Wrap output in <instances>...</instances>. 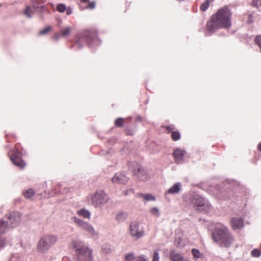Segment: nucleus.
Returning <instances> with one entry per match:
<instances>
[{
	"label": "nucleus",
	"instance_id": "obj_1",
	"mask_svg": "<svg viewBox=\"0 0 261 261\" xmlns=\"http://www.w3.org/2000/svg\"><path fill=\"white\" fill-rule=\"evenodd\" d=\"M230 12L227 8L220 9L212 16L211 19L207 22V30L210 32L214 33L218 29L230 27Z\"/></svg>",
	"mask_w": 261,
	"mask_h": 261
},
{
	"label": "nucleus",
	"instance_id": "obj_2",
	"mask_svg": "<svg viewBox=\"0 0 261 261\" xmlns=\"http://www.w3.org/2000/svg\"><path fill=\"white\" fill-rule=\"evenodd\" d=\"M213 238L222 247L228 248L233 242L231 234L228 228L223 225L216 228L213 232Z\"/></svg>",
	"mask_w": 261,
	"mask_h": 261
},
{
	"label": "nucleus",
	"instance_id": "obj_3",
	"mask_svg": "<svg viewBox=\"0 0 261 261\" xmlns=\"http://www.w3.org/2000/svg\"><path fill=\"white\" fill-rule=\"evenodd\" d=\"M72 246L75 250L77 261H93V251L84 242L80 240H74L72 242Z\"/></svg>",
	"mask_w": 261,
	"mask_h": 261
},
{
	"label": "nucleus",
	"instance_id": "obj_4",
	"mask_svg": "<svg viewBox=\"0 0 261 261\" xmlns=\"http://www.w3.org/2000/svg\"><path fill=\"white\" fill-rule=\"evenodd\" d=\"M58 241L56 235L46 234L40 238L37 243V250L42 254L46 253Z\"/></svg>",
	"mask_w": 261,
	"mask_h": 261
},
{
	"label": "nucleus",
	"instance_id": "obj_5",
	"mask_svg": "<svg viewBox=\"0 0 261 261\" xmlns=\"http://www.w3.org/2000/svg\"><path fill=\"white\" fill-rule=\"evenodd\" d=\"M192 205L199 211L207 212L211 208V205L202 197L200 195H194L191 199Z\"/></svg>",
	"mask_w": 261,
	"mask_h": 261
},
{
	"label": "nucleus",
	"instance_id": "obj_6",
	"mask_svg": "<svg viewBox=\"0 0 261 261\" xmlns=\"http://www.w3.org/2000/svg\"><path fill=\"white\" fill-rule=\"evenodd\" d=\"M109 200L108 195L103 191H100L95 193L91 197V204L95 207L103 206Z\"/></svg>",
	"mask_w": 261,
	"mask_h": 261
},
{
	"label": "nucleus",
	"instance_id": "obj_7",
	"mask_svg": "<svg viewBox=\"0 0 261 261\" xmlns=\"http://www.w3.org/2000/svg\"><path fill=\"white\" fill-rule=\"evenodd\" d=\"M74 222L80 228L84 230L85 231L89 233L92 236H96L97 235V232L95 231L92 225L87 222L77 218L76 217L72 218Z\"/></svg>",
	"mask_w": 261,
	"mask_h": 261
},
{
	"label": "nucleus",
	"instance_id": "obj_8",
	"mask_svg": "<svg viewBox=\"0 0 261 261\" xmlns=\"http://www.w3.org/2000/svg\"><path fill=\"white\" fill-rule=\"evenodd\" d=\"M129 232L132 237L139 239L144 234L143 228L140 226L138 222H132L129 224Z\"/></svg>",
	"mask_w": 261,
	"mask_h": 261
},
{
	"label": "nucleus",
	"instance_id": "obj_9",
	"mask_svg": "<svg viewBox=\"0 0 261 261\" xmlns=\"http://www.w3.org/2000/svg\"><path fill=\"white\" fill-rule=\"evenodd\" d=\"M9 227H15L18 225L20 222V215L17 212H12L8 217H5V220Z\"/></svg>",
	"mask_w": 261,
	"mask_h": 261
},
{
	"label": "nucleus",
	"instance_id": "obj_10",
	"mask_svg": "<svg viewBox=\"0 0 261 261\" xmlns=\"http://www.w3.org/2000/svg\"><path fill=\"white\" fill-rule=\"evenodd\" d=\"M169 259L171 261H189L182 253L177 252L174 250L170 251Z\"/></svg>",
	"mask_w": 261,
	"mask_h": 261
},
{
	"label": "nucleus",
	"instance_id": "obj_11",
	"mask_svg": "<svg viewBox=\"0 0 261 261\" xmlns=\"http://www.w3.org/2000/svg\"><path fill=\"white\" fill-rule=\"evenodd\" d=\"M128 180V178L122 173H117L112 178V180L114 183L125 184Z\"/></svg>",
	"mask_w": 261,
	"mask_h": 261
},
{
	"label": "nucleus",
	"instance_id": "obj_12",
	"mask_svg": "<svg viewBox=\"0 0 261 261\" xmlns=\"http://www.w3.org/2000/svg\"><path fill=\"white\" fill-rule=\"evenodd\" d=\"M182 185L180 182H176L170 188L165 192V196L166 197L168 194H178L181 191Z\"/></svg>",
	"mask_w": 261,
	"mask_h": 261
},
{
	"label": "nucleus",
	"instance_id": "obj_13",
	"mask_svg": "<svg viewBox=\"0 0 261 261\" xmlns=\"http://www.w3.org/2000/svg\"><path fill=\"white\" fill-rule=\"evenodd\" d=\"M230 223L232 229L234 230L242 228L243 226V220L240 218H232Z\"/></svg>",
	"mask_w": 261,
	"mask_h": 261
},
{
	"label": "nucleus",
	"instance_id": "obj_14",
	"mask_svg": "<svg viewBox=\"0 0 261 261\" xmlns=\"http://www.w3.org/2000/svg\"><path fill=\"white\" fill-rule=\"evenodd\" d=\"M133 172L135 174H137L138 178L141 180L145 181L148 180L149 178L146 171L140 166L138 167L137 172L135 171H133Z\"/></svg>",
	"mask_w": 261,
	"mask_h": 261
},
{
	"label": "nucleus",
	"instance_id": "obj_15",
	"mask_svg": "<svg viewBox=\"0 0 261 261\" xmlns=\"http://www.w3.org/2000/svg\"><path fill=\"white\" fill-rule=\"evenodd\" d=\"M10 159L14 164L20 168H23L25 166V163L18 155L14 153L11 155Z\"/></svg>",
	"mask_w": 261,
	"mask_h": 261
},
{
	"label": "nucleus",
	"instance_id": "obj_16",
	"mask_svg": "<svg viewBox=\"0 0 261 261\" xmlns=\"http://www.w3.org/2000/svg\"><path fill=\"white\" fill-rule=\"evenodd\" d=\"M185 151L181 150L179 148H177L174 151L173 155L175 160V162L177 164L182 163V159L185 155Z\"/></svg>",
	"mask_w": 261,
	"mask_h": 261
},
{
	"label": "nucleus",
	"instance_id": "obj_17",
	"mask_svg": "<svg viewBox=\"0 0 261 261\" xmlns=\"http://www.w3.org/2000/svg\"><path fill=\"white\" fill-rule=\"evenodd\" d=\"M125 261H147V259L143 256H135L133 253H129L125 256Z\"/></svg>",
	"mask_w": 261,
	"mask_h": 261
},
{
	"label": "nucleus",
	"instance_id": "obj_18",
	"mask_svg": "<svg viewBox=\"0 0 261 261\" xmlns=\"http://www.w3.org/2000/svg\"><path fill=\"white\" fill-rule=\"evenodd\" d=\"M137 194L139 197L142 198L145 201H155L156 199L155 197L150 194L138 193Z\"/></svg>",
	"mask_w": 261,
	"mask_h": 261
},
{
	"label": "nucleus",
	"instance_id": "obj_19",
	"mask_svg": "<svg viewBox=\"0 0 261 261\" xmlns=\"http://www.w3.org/2000/svg\"><path fill=\"white\" fill-rule=\"evenodd\" d=\"M37 9H34L33 7L28 6H26L25 10L23 11V14L28 18H31L33 16L35 12Z\"/></svg>",
	"mask_w": 261,
	"mask_h": 261
},
{
	"label": "nucleus",
	"instance_id": "obj_20",
	"mask_svg": "<svg viewBox=\"0 0 261 261\" xmlns=\"http://www.w3.org/2000/svg\"><path fill=\"white\" fill-rule=\"evenodd\" d=\"M10 228L4 219H0V236L5 233L6 230Z\"/></svg>",
	"mask_w": 261,
	"mask_h": 261
},
{
	"label": "nucleus",
	"instance_id": "obj_21",
	"mask_svg": "<svg viewBox=\"0 0 261 261\" xmlns=\"http://www.w3.org/2000/svg\"><path fill=\"white\" fill-rule=\"evenodd\" d=\"M77 214L81 217L89 219L91 217L90 212L86 209L83 208L77 211Z\"/></svg>",
	"mask_w": 261,
	"mask_h": 261
},
{
	"label": "nucleus",
	"instance_id": "obj_22",
	"mask_svg": "<svg viewBox=\"0 0 261 261\" xmlns=\"http://www.w3.org/2000/svg\"><path fill=\"white\" fill-rule=\"evenodd\" d=\"M174 244L176 247L181 248L186 245V241L180 237H176Z\"/></svg>",
	"mask_w": 261,
	"mask_h": 261
},
{
	"label": "nucleus",
	"instance_id": "obj_23",
	"mask_svg": "<svg viewBox=\"0 0 261 261\" xmlns=\"http://www.w3.org/2000/svg\"><path fill=\"white\" fill-rule=\"evenodd\" d=\"M43 1L42 0H32V7L34 9H43L44 6L41 5Z\"/></svg>",
	"mask_w": 261,
	"mask_h": 261
},
{
	"label": "nucleus",
	"instance_id": "obj_24",
	"mask_svg": "<svg viewBox=\"0 0 261 261\" xmlns=\"http://www.w3.org/2000/svg\"><path fill=\"white\" fill-rule=\"evenodd\" d=\"M127 218L126 214L124 212H119L117 214L115 219L119 222H123Z\"/></svg>",
	"mask_w": 261,
	"mask_h": 261
},
{
	"label": "nucleus",
	"instance_id": "obj_25",
	"mask_svg": "<svg viewBox=\"0 0 261 261\" xmlns=\"http://www.w3.org/2000/svg\"><path fill=\"white\" fill-rule=\"evenodd\" d=\"M34 194L35 192L32 189L24 190L23 191L24 196L28 199L32 198V197L34 196Z\"/></svg>",
	"mask_w": 261,
	"mask_h": 261
},
{
	"label": "nucleus",
	"instance_id": "obj_26",
	"mask_svg": "<svg viewBox=\"0 0 261 261\" xmlns=\"http://www.w3.org/2000/svg\"><path fill=\"white\" fill-rule=\"evenodd\" d=\"M191 253L195 259L201 258L203 256V254L196 249H193Z\"/></svg>",
	"mask_w": 261,
	"mask_h": 261
},
{
	"label": "nucleus",
	"instance_id": "obj_27",
	"mask_svg": "<svg viewBox=\"0 0 261 261\" xmlns=\"http://www.w3.org/2000/svg\"><path fill=\"white\" fill-rule=\"evenodd\" d=\"M150 212L151 214V215L156 217H159L160 215L159 210L156 207H152L150 210Z\"/></svg>",
	"mask_w": 261,
	"mask_h": 261
},
{
	"label": "nucleus",
	"instance_id": "obj_28",
	"mask_svg": "<svg viewBox=\"0 0 261 261\" xmlns=\"http://www.w3.org/2000/svg\"><path fill=\"white\" fill-rule=\"evenodd\" d=\"M251 5L258 8L259 10H261V0H253Z\"/></svg>",
	"mask_w": 261,
	"mask_h": 261
},
{
	"label": "nucleus",
	"instance_id": "obj_29",
	"mask_svg": "<svg viewBox=\"0 0 261 261\" xmlns=\"http://www.w3.org/2000/svg\"><path fill=\"white\" fill-rule=\"evenodd\" d=\"M71 28L70 27H67L63 29H62L61 31V35L62 37H65L66 35H68L70 31H71Z\"/></svg>",
	"mask_w": 261,
	"mask_h": 261
},
{
	"label": "nucleus",
	"instance_id": "obj_30",
	"mask_svg": "<svg viewBox=\"0 0 261 261\" xmlns=\"http://www.w3.org/2000/svg\"><path fill=\"white\" fill-rule=\"evenodd\" d=\"M102 250L103 253H108L111 252V248L109 245L105 244L102 246Z\"/></svg>",
	"mask_w": 261,
	"mask_h": 261
},
{
	"label": "nucleus",
	"instance_id": "obj_31",
	"mask_svg": "<svg viewBox=\"0 0 261 261\" xmlns=\"http://www.w3.org/2000/svg\"><path fill=\"white\" fill-rule=\"evenodd\" d=\"M171 137L174 141H177L180 139V134L177 132H172L171 133Z\"/></svg>",
	"mask_w": 261,
	"mask_h": 261
},
{
	"label": "nucleus",
	"instance_id": "obj_32",
	"mask_svg": "<svg viewBox=\"0 0 261 261\" xmlns=\"http://www.w3.org/2000/svg\"><path fill=\"white\" fill-rule=\"evenodd\" d=\"M66 9V6L64 4H59L57 7L58 11L61 13L64 12Z\"/></svg>",
	"mask_w": 261,
	"mask_h": 261
},
{
	"label": "nucleus",
	"instance_id": "obj_33",
	"mask_svg": "<svg viewBox=\"0 0 261 261\" xmlns=\"http://www.w3.org/2000/svg\"><path fill=\"white\" fill-rule=\"evenodd\" d=\"M251 254L253 257H258L260 255V252L258 249H254L251 251Z\"/></svg>",
	"mask_w": 261,
	"mask_h": 261
},
{
	"label": "nucleus",
	"instance_id": "obj_34",
	"mask_svg": "<svg viewBox=\"0 0 261 261\" xmlns=\"http://www.w3.org/2000/svg\"><path fill=\"white\" fill-rule=\"evenodd\" d=\"M115 125L118 126V127H120L123 124V119L121 118H117L116 120H115Z\"/></svg>",
	"mask_w": 261,
	"mask_h": 261
},
{
	"label": "nucleus",
	"instance_id": "obj_35",
	"mask_svg": "<svg viewBox=\"0 0 261 261\" xmlns=\"http://www.w3.org/2000/svg\"><path fill=\"white\" fill-rule=\"evenodd\" d=\"M208 7H209V6H208V5L205 2H204L200 5V9L201 11L204 12L206 10H207V9L208 8Z\"/></svg>",
	"mask_w": 261,
	"mask_h": 261
},
{
	"label": "nucleus",
	"instance_id": "obj_36",
	"mask_svg": "<svg viewBox=\"0 0 261 261\" xmlns=\"http://www.w3.org/2000/svg\"><path fill=\"white\" fill-rule=\"evenodd\" d=\"M152 261H160L159 253L158 251H154Z\"/></svg>",
	"mask_w": 261,
	"mask_h": 261
},
{
	"label": "nucleus",
	"instance_id": "obj_37",
	"mask_svg": "<svg viewBox=\"0 0 261 261\" xmlns=\"http://www.w3.org/2000/svg\"><path fill=\"white\" fill-rule=\"evenodd\" d=\"M50 30H51V27H47L44 28L43 30H41L39 32V35L45 34L47 33V32H48L49 31H50Z\"/></svg>",
	"mask_w": 261,
	"mask_h": 261
},
{
	"label": "nucleus",
	"instance_id": "obj_38",
	"mask_svg": "<svg viewBox=\"0 0 261 261\" xmlns=\"http://www.w3.org/2000/svg\"><path fill=\"white\" fill-rule=\"evenodd\" d=\"M256 43L261 48V35L257 36L255 39Z\"/></svg>",
	"mask_w": 261,
	"mask_h": 261
},
{
	"label": "nucleus",
	"instance_id": "obj_39",
	"mask_svg": "<svg viewBox=\"0 0 261 261\" xmlns=\"http://www.w3.org/2000/svg\"><path fill=\"white\" fill-rule=\"evenodd\" d=\"M130 193H132V194L134 193V190L133 189H130L129 190H127V191L124 192V194L125 195H128Z\"/></svg>",
	"mask_w": 261,
	"mask_h": 261
},
{
	"label": "nucleus",
	"instance_id": "obj_40",
	"mask_svg": "<svg viewBox=\"0 0 261 261\" xmlns=\"http://www.w3.org/2000/svg\"><path fill=\"white\" fill-rule=\"evenodd\" d=\"M248 20L247 21V22L248 23H252L253 21V16L252 14H249L248 16Z\"/></svg>",
	"mask_w": 261,
	"mask_h": 261
},
{
	"label": "nucleus",
	"instance_id": "obj_41",
	"mask_svg": "<svg viewBox=\"0 0 261 261\" xmlns=\"http://www.w3.org/2000/svg\"><path fill=\"white\" fill-rule=\"evenodd\" d=\"M66 14L68 15H70L72 13V10L70 8H68L66 9Z\"/></svg>",
	"mask_w": 261,
	"mask_h": 261
},
{
	"label": "nucleus",
	"instance_id": "obj_42",
	"mask_svg": "<svg viewBox=\"0 0 261 261\" xmlns=\"http://www.w3.org/2000/svg\"><path fill=\"white\" fill-rule=\"evenodd\" d=\"M5 244V241L4 240H0V249L2 247H4Z\"/></svg>",
	"mask_w": 261,
	"mask_h": 261
},
{
	"label": "nucleus",
	"instance_id": "obj_43",
	"mask_svg": "<svg viewBox=\"0 0 261 261\" xmlns=\"http://www.w3.org/2000/svg\"><path fill=\"white\" fill-rule=\"evenodd\" d=\"M214 2V0H205L204 2H205L208 6H210L211 4H212Z\"/></svg>",
	"mask_w": 261,
	"mask_h": 261
},
{
	"label": "nucleus",
	"instance_id": "obj_44",
	"mask_svg": "<svg viewBox=\"0 0 261 261\" xmlns=\"http://www.w3.org/2000/svg\"><path fill=\"white\" fill-rule=\"evenodd\" d=\"M88 7L91 9L94 8L95 7V3H90L89 4Z\"/></svg>",
	"mask_w": 261,
	"mask_h": 261
},
{
	"label": "nucleus",
	"instance_id": "obj_45",
	"mask_svg": "<svg viewBox=\"0 0 261 261\" xmlns=\"http://www.w3.org/2000/svg\"><path fill=\"white\" fill-rule=\"evenodd\" d=\"M16 257H17L16 255H15V254L12 255L10 259V261H15V260L14 259L13 260V259Z\"/></svg>",
	"mask_w": 261,
	"mask_h": 261
},
{
	"label": "nucleus",
	"instance_id": "obj_46",
	"mask_svg": "<svg viewBox=\"0 0 261 261\" xmlns=\"http://www.w3.org/2000/svg\"><path fill=\"white\" fill-rule=\"evenodd\" d=\"M257 149L259 151H261V142L258 145Z\"/></svg>",
	"mask_w": 261,
	"mask_h": 261
},
{
	"label": "nucleus",
	"instance_id": "obj_47",
	"mask_svg": "<svg viewBox=\"0 0 261 261\" xmlns=\"http://www.w3.org/2000/svg\"><path fill=\"white\" fill-rule=\"evenodd\" d=\"M82 1L84 2H87L88 0H81Z\"/></svg>",
	"mask_w": 261,
	"mask_h": 261
},
{
	"label": "nucleus",
	"instance_id": "obj_48",
	"mask_svg": "<svg viewBox=\"0 0 261 261\" xmlns=\"http://www.w3.org/2000/svg\"><path fill=\"white\" fill-rule=\"evenodd\" d=\"M133 164L135 165H137V163L136 162H134V163H133Z\"/></svg>",
	"mask_w": 261,
	"mask_h": 261
}]
</instances>
